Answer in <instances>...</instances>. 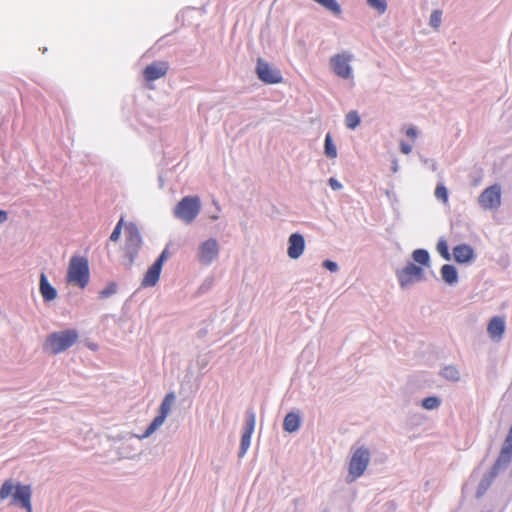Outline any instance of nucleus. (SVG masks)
Here are the masks:
<instances>
[{
	"label": "nucleus",
	"instance_id": "obj_1",
	"mask_svg": "<svg viewBox=\"0 0 512 512\" xmlns=\"http://www.w3.org/2000/svg\"><path fill=\"white\" fill-rule=\"evenodd\" d=\"M11 498L10 505H19L26 512H33L31 503L32 488L12 479L5 480L0 487V500Z\"/></svg>",
	"mask_w": 512,
	"mask_h": 512
},
{
	"label": "nucleus",
	"instance_id": "obj_2",
	"mask_svg": "<svg viewBox=\"0 0 512 512\" xmlns=\"http://www.w3.org/2000/svg\"><path fill=\"white\" fill-rule=\"evenodd\" d=\"M79 339L75 329H66L50 333L44 343L43 350L50 354H60L71 348Z\"/></svg>",
	"mask_w": 512,
	"mask_h": 512
},
{
	"label": "nucleus",
	"instance_id": "obj_3",
	"mask_svg": "<svg viewBox=\"0 0 512 512\" xmlns=\"http://www.w3.org/2000/svg\"><path fill=\"white\" fill-rule=\"evenodd\" d=\"M90 279L88 260L79 255L70 258L66 280L68 283L85 288Z\"/></svg>",
	"mask_w": 512,
	"mask_h": 512
},
{
	"label": "nucleus",
	"instance_id": "obj_4",
	"mask_svg": "<svg viewBox=\"0 0 512 512\" xmlns=\"http://www.w3.org/2000/svg\"><path fill=\"white\" fill-rule=\"evenodd\" d=\"M369 462L370 451L368 448L361 446L355 449L349 462V469L346 481L348 483H352L356 479L361 477L366 471Z\"/></svg>",
	"mask_w": 512,
	"mask_h": 512
},
{
	"label": "nucleus",
	"instance_id": "obj_5",
	"mask_svg": "<svg viewBox=\"0 0 512 512\" xmlns=\"http://www.w3.org/2000/svg\"><path fill=\"white\" fill-rule=\"evenodd\" d=\"M354 55L350 51H342L333 55L329 60L331 71L341 79L352 80L354 78L353 67L351 62Z\"/></svg>",
	"mask_w": 512,
	"mask_h": 512
},
{
	"label": "nucleus",
	"instance_id": "obj_6",
	"mask_svg": "<svg viewBox=\"0 0 512 512\" xmlns=\"http://www.w3.org/2000/svg\"><path fill=\"white\" fill-rule=\"evenodd\" d=\"M201 210L200 198L197 196H186L178 202L174 208V216L189 224L194 221Z\"/></svg>",
	"mask_w": 512,
	"mask_h": 512
},
{
	"label": "nucleus",
	"instance_id": "obj_7",
	"mask_svg": "<svg viewBox=\"0 0 512 512\" xmlns=\"http://www.w3.org/2000/svg\"><path fill=\"white\" fill-rule=\"evenodd\" d=\"M142 246V237L138 227L129 222L125 225V255L129 259L130 265L134 262Z\"/></svg>",
	"mask_w": 512,
	"mask_h": 512
},
{
	"label": "nucleus",
	"instance_id": "obj_8",
	"mask_svg": "<svg viewBox=\"0 0 512 512\" xmlns=\"http://www.w3.org/2000/svg\"><path fill=\"white\" fill-rule=\"evenodd\" d=\"M220 245L216 238H208L201 242L196 251V259L203 266H210L217 261Z\"/></svg>",
	"mask_w": 512,
	"mask_h": 512
},
{
	"label": "nucleus",
	"instance_id": "obj_9",
	"mask_svg": "<svg viewBox=\"0 0 512 512\" xmlns=\"http://www.w3.org/2000/svg\"><path fill=\"white\" fill-rule=\"evenodd\" d=\"M502 189L499 184L485 188L478 196V204L483 210L494 211L501 206Z\"/></svg>",
	"mask_w": 512,
	"mask_h": 512
},
{
	"label": "nucleus",
	"instance_id": "obj_10",
	"mask_svg": "<svg viewBox=\"0 0 512 512\" xmlns=\"http://www.w3.org/2000/svg\"><path fill=\"white\" fill-rule=\"evenodd\" d=\"M396 276L400 286L402 288H408L423 279L424 270L414 263L409 262L403 269L396 272Z\"/></svg>",
	"mask_w": 512,
	"mask_h": 512
},
{
	"label": "nucleus",
	"instance_id": "obj_11",
	"mask_svg": "<svg viewBox=\"0 0 512 512\" xmlns=\"http://www.w3.org/2000/svg\"><path fill=\"white\" fill-rule=\"evenodd\" d=\"M256 74L266 84H277L283 80L280 70L262 58L257 59Z\"/></svg>",
	"mask_w": 512,
	"mask_h": 512
},
{
	"label": "nucleus",
	"instance_id": "obj_12",
	"mask_svg": "<svg viewBox=\"0 0 512 512\" xmlns=\"http://www.w3.org/2000/svg\"><path fill=\"white\" fill-rule=\"evenodd\" d=\"M305 250V239L300 233H292L288 238L287 255L290 259H299Z\"/></svg>",
	"mask_w": 512,
	"mask_h": 512
},
{
	"label": "nucleus",
	"instance_id": "obj_13",
	"mask_svg": "<svg viewBox=\"0 0 512 512\" xmlns=\"http://www.w3.org/2000/svg\"><path fill=\"white\" fill-rule=\"evenodd\" d=\"M506 329V323L503 317L494 316L487 325V333L494 342H500L503 339Z\"/></svg>",
	"mask_w": 512,
	"mask_h": 512
},
{
	"label": "nucleus",
	"instance_id": "obj_14",
	"mask_svg": "<svg viewBox=\"0 0 512 512\" xmlns=\"http://www.w3.org/2000/svg\"><path fill=\"white\" fill-rule=\"evenodd\" d=\"M474 256V250L468 244H460L453 248V257L457 263H469L474 259Z\"/></svg>",
	"mask_w": 512,
	"mask_h": 512
},
{
	"label": "nucleus",
	"instance_id": "obj_15",
	"mask_svg": "<svg viewBox=\"0 0 512 512\" xmlns=\"http://www.w3.org/2000/svg\"><path fill=\"white\" fill-rule=\"evenodd\" d=\"M168 67L166 63L155 62L148 65L144 70V77L147 81H154L166 75Z\"/></svg>",
	"mask_w": 512,
	"mask_h": 512
},
{
	"label": "nucleus",
	"instance_id": "obj_16",
	"mask_svg": "<svg viewBox=\"0 0 512 512\" xmlns=\"http://www.w3.org/2000/svg\"><path fill=\"white\" fill-rule=\"evenodd\" d=\"M39 290L46 302L53 301L57 298V290L49 283L45 273L40 274Z\"/></svg>",
	"mask_w": 512,
	"mask_h": 512
},
{
	"label": "nucleus",
	"instance_id": "obj_17",
	"mask_svg": "<svg viewBox=\"0 0 512 512\" xmlns=\"http://www.w3.org/2000/svg\"><path fill=\"white\" fill-rule=\"evenodd\" d=\"M161 270L162 267L154 262L153 265L145 273L141 285L143 287L155 286L159 281Z\"/></svg>",
	"mask_w": 512,
	"mask_h": 512
},
{
	"label": "nucleus",
	"instance_id": "obj_18",
	"mask_svg": "<svg viewBox=\"0 0 512 512\" xmlns=\"http://www.w3.org/2000/svg\"><path fill=\"white\" fill-rule=\"evenodd\" d=\"M301 418L298 413L289 412L283 421V429L288 433H294L300 428Z\"/></svg>",
	"mask_w": 512,
	"mask_h": 512
},
{
	"label": "nucleus",
	"instance_id": "obj_19",
	"mask_svg": "<svg viewBox=\"0 0 512 512\" xmlns=\"http://www.w3.org/2000/svg\"><path fill=\"white\" fill-rule=\"evenodd\" d=\"M440 273L443 281L448 285L453 286L458 283V271L453 265H443L441 267Z\"/></svg>",
	"mask_w": 512,
	"mask_h": 512
},
{
	"label": "nucleus",
	"instance_id": "obj_20",
	"mask_svg": "<svg viewBox=\"0 0 512 512\" xmlns=\"http://www.w3.org/2000/svg\"><path fill=\"white\" fill-rule=\"evenodd\" d=\"M166 416L159 413L158 416H156L153 421L149 424V426L146 428L145 432L138 436L137 438L139 440L145 439L150 437L155 431H157L165 422Z\"/></svg>",
	"mask_w": 512,
	"mask_h": 512
},
{
	"label": "nucleus",
	"instance_id": "obj_21",
	"mask_svg": "<svg viewBox=\"0 0 512 512\" xmlns=\"http://www.w3.org/2000/svg\"><path fill=\"white\" fill-rule=\"evenodd\" d=\"M166 416L159 413L158 416H156L153 421L149 424V426L146 428L145 432L138 436L137 438L139 440L145 439L150 437L155 431H157L165 422Z\"/></svg>",
	"mask_w": 512,
	"mask_h": 512
},
{
	"label": "nucleus",
	"instance_id": "obj_22",
	"mask_svg": "<svg viewBox=\"0 0 512 512\" xmlns=\"http://www.w3.org/2000/svg\"><path fill=\"white\" fill-rule=\"evenodd\" d=\"M137 435H130L126 442H123L121 446L118 447V454L122 458H132L135 453L136 449L133 447L132 443H130L131 440L137 439Z\"/></svg>",
	"mask_w": 512,
	"mask_h": 512
},
{
	"label": "nucleus",
	"instance_id": "obj_23",
	"mask_svg": "<svg viewBox=\"0 0 512 512\" xmlns=\"http://www.w3.org/2000/svg\"><path fill=\"white\" fill-rule=\"evenodd\" d=\"M175 400H176L175 394L174 393H168L164 397V399H163V401H162V403L160 405L159 413L167 417L170 414L171 410H172V407H173V405L175 403Z\"/></svg>",
	"mask_w": 512,
	"mask_h": 512
},
{
	"label": "nucleus",
	"instance_id": "obj_24",
	"mask_svg": "<svg viewBox=\"0 0 512 512\" xmlns=\"http://www.w3.org/2000/svg\"><path fill=\"white\" fill-rule=\"evenodd\" d=\"M412 259L420 265L429 266L430 264V255L425 249L414 250L412 253Z\"/></svg>",
	"mask_w": 512,
	"mask_h": 512
},
{
	"label": "nucleus",
	"instance_id": "obj_25",
	"mask_svg": "<svg viewBox=\"0 0 512 512\" xmlns=\"http://www.w3.org/2000/svg\"><path fill=\"white\" fill-rule=\"evenodd\" d=\"M324 153L325 155L330 158L334 159L337 157V148L332 140L331 134L328 133L325 137V143H324Z\"/></svg>",
	"mask_w": 512,
	"mask_h": 512
},
{
	"label": "nucleus",
	"instance_id": "obj_26",
	"mask_svg": "<svg viewBox=\"0 0 512 512\" xmlns=\"http://www.w3.org/2000/svg\"><path fill=\"white\" fill-rule=\"evenodd\" d=\"M441 375L449 381H459L460 373L458 369L452 365L446 366L441 370Z\"/></svg>",
	"mask_w": 512,
	"mask_h": 512
},
{
	"label": "nucleus",
	"instance_id": "obj_27",
	"mask_svg": "<svg viewBox=\"0 0 512 512\" xmlns=\"http://www.w3.org/2000/svg\"><path fill=\"white\" fill-rule=\"evenodd\" d=\"M251 437H252V433L243 431L242 436H241V441H240V448H239V452H238L239 458L244 457L245 454L247 453V451L251 445Z\"/></svg>",
	"mask_w": 512,
	"mask_h": 512
},
{
	"label": "nucleus",
	"instance_id": "obj_28",
	"mask_svg": "<svg viewBox=\"0 0 512 512\" xmlns=\"http://www.w3.org/2000/svg\"><path fill=\"white\" fill-rule=\"evenodd\" d=\"M421 405L426 410H435L440 407L441 399L437 396L426 397L422 400Z\"/></svg>",
	"mask_w": 512,
	"mask_h": 512
},
{
	"label": "nucleus",
	"instance_id": "obj_29",
	"mask_svg": "<svg viewBox=\"0 0 512 512\" xmlns=\"http://www.w3.org/2000/svg\"><path fill=\"white\" fill-rule=\"evenodd\" d=\"M360 116L356 111H350L345 117L346 127L354 130L360 124Z\"/></svg>",
	"mask_w": 512,
	"mask_h": 512
},
{
	"label": "nucleus",
	"instance_id": "obj_30",
	"mask_svg": "<svg viewBox=\"0 0 512 512\" xmlns=\"http://www.w3.org/2000/svg\"><path fill=\"white\" fill-rule=\"evenodd\" d=\"M256 425V415L253 411L246 412V421L244 426V432L252 433L254 432Z\"/></svg>",
	"mask_w": 512,
	"mask_h": 512
},
{
	"label": "nucleus",
	"instance_id": "obj_31",
	"mask_svg": "<svg viewBox=\"0 0 512 512\" xmlns=\"http://www.w3.org/2000/svg\"><path fill=\"white\" fill-rule=\"evenodd\" d=\"M437 251L443 259L446 261L451 260V254L449 253L447 241L443 238L439 239L437 243Z\"/></svg>",
	"mask_w": 512,
	"mask_h": 512
},
{
	"label": "nucleus",
	"instance_id": "obj_32",
	"mask_svg": "<svg viewBox=\"0 0 512 512\" xmlns=\"http://www.w3.org/2000/svg\"><path fill=\"white\" fill-rule=\"evenodd\" d=\"M367 4L376 10L379 14H384L387 10L386 0H366Z\"/></svg>",
	"mask_w": 512,
	"mask_h": 512
},
{
	"label": "nucleus",
	"instance_id": "obj_33",
	"mask_svg": "<svg viewBox=\"0 0 512 512\" xmlns=\"http://www.w3.org/2000/svg\"><path fill=\"white\" fill-rule=\"evenodd\" d=\"M442 22V11L434 10L429 18V25L434 29L438 30Z\"/></svg>",
	"mask_w": 512,
	"mask_h": 512
},
{
	"label": "nucleus",
	"instance_id": "obj_34",
	"mask_svg": "<svg viewBox=\"0 0 512 512\" xmlns=\"http://www.w3.org/2000/svg\"><path fill=\"white\" fill-rule=\"evenodd\" d=\"M435 197L443 203L448 202V190L444 185H437L435 189Z\"/></svg>",
	"mask_w": 512,
	"mask_h": 512
},
{
	"label": "nucleus",
	"instance_id": "obj_35",
	"mask_svg": "<svg viewBox=\"0 0 512 512\" xmlns=\"http://www.w3.org/2000/svg\"><path fill=\"white\" fill-rule=\"evenodd\" d=\"M117 292V285L115 283L108 284L103 290L99 292V297L104 299L108 298Z\"/></svg>",
	"mask_w": 512,
	"mask_h": 512
},
{
	"label": "nucleus",
	"instance_id": "obj_36",
	"mask_svg": "<svg viewBox=\"0 0 512 512\" xmlns=\"http://www.w3.org/2000/svg\"><path fill=\"white\" fill-rule=\"evenodd\" d=\"M385 195L390 200V203H391V205L393 207L394 213L398 214L399 213L398 209L395 207L398 204V202H399L397 195L393 191H391V190H386L385 191Z\"/></svg>",
	"mask_w": 512,
	"mask_h": 512
},
{
	"label": "nucleus",
	"instance_id": "obj_37",
	"mask_svg": "<svg viewBox=\"0 0 512 512\" xmlns=\"http://www.w3.org/2000/svg\"><path fill=\"white\" fill-rule=\"evenodd\" d=\"M122 224H123V218L120 219V221L117 223L116 227L114 228L112 234L110 235L111 241L117 242L119 240L121 231H122Z\"/></svg>",
	"mask_w": 512,
	"mask_h": 512
},
{
	"label": "nucleus",
	"instance_id": "obj_38",
	"mask_svg": "<svg viewBox=\"0 0 512 512\" xmlns=\"http://www.w3.org/2000/svg\"><path fill=\"white\" fill-rule=\"evenodd\" d=\"M490 486V480L488 478H484L480 481L479 485H478V489H477V497H481L485 491L487 490V488Z\"/></svg>",
	"mask_w": 512,
	"mask_h": 512
},
{
	"label": "nucleus",
	"instance_id": "obj_39",
	"mask_svg": "<svg viewBox=\"0 0 512 512\" xmlns=\"http://www.w3.org/2000/svg\"><path fill=\"white\" fill-rule=\"evenodd\" d=\"M423 165L427 166L431 171L435 172L438 169V164L434 159L420 157Z\"/></svg>",
	"mask_w": 512,
	"mask_h": 512
},
{
	"label": "nucleus",
	"instance_id": "obj_40",
	"mask_svg": "<svg viewBox=\"0 0 512 512\" xmlns=\"http://www.w3.org/2000/svg\"><path fill=\"white\" fill-rule=\"evenodd\" d=\"M171 257V253L168 249V247H166L162 253L160 254V256L158 257V259L155 261V263H157L158 265H160L161 267L163 266V264Z\"/></svg>",
	"mask_w": 512,
	"mask_h": 512
},
{
	"label": "nucleus",
	"instance_id": "obj_41",
	"mask_svg": "<svg viewBox=\"0 0 512 512\" xmlns=\"http://www.w3.org/2000/svg\"><path fill=\"white\" fill-rule=\"evenodd\" d=\"M322 266L330 272H337L339 270L338 264L332 260H324Z\"/></svg>",
	"mask_w": 512,
	"mask_h": 512
},
{
	"label": "nucleus",
	"instance_id": "obj_42",
	"mask_svg": "<svg viewBox=\"0 0 512 512\" xmlns=\"http://www.w3.org/2000/svg\"><path fill=\"white\" fill-rule=\"evenodd\" d=\"M405 134L411 140H415L418 137V131L415 127L411 126L406 129Z\"/></svg>",
	"mask_w": 512,
	"mask_h": 512
},
{
	"label": "nucleus",
	"instance_id": "obj_43",
	"mask_svg": "<svg viewBox=\"0 0 512 512\" xmlns=\"http://www.w3.org/2000/svg\"><path fill=\"white\" fill-rule=\"evenodd\" d=\"M328 183L329 186L335 191L341 190L343 188L342 184L336 178L331 177Z\"/></svg>",
	"mask_w": 512,
	"mask_h": 512
},
{
	"label": "nucleus",
	"instance_id": "obj_44",
	"mask_svg": "<svg viewBox=\"0 0 512 512\" xmlns=\"http://www.w3.org/2000/svg\"><path fill=\"white\" fill-rule=\"evenodd\" d=\"M400 151L403 154H409L412 151V146L404 141H400Z\"/></svg>",
	"mask_w": 512,
	"mask_h": 512
},
{
	"label": "nucleus",
	"instance_id": "obj_45",
	"mask_svg": "<svg viewBox=\"0 0 512 512\" xmlns=\"http://www.w3.org/2000/svg\"><path fill=\"white\" fill-rule=\"evenodd\" d=\"M8 220V213L4 210H0V224L5 223Z\"/></svg>",
	"mask_w": 512,
	"mask_h": 512
},
{
	"label": "nucleus",
	"instance_id": "obj_46",
	"mask_svg": "<svg viewBox=\"0 0 512 512\" xmlns=\"http://www.w3.org/2000/svg\"><path fill=\"white\" fill-rule=\"evenodd\" d=\"M391 170L393 173H397L399 171V164L396 159L392 160Z\"/></svg>",
	"mask_w": 512,
	"mask_h": 512
},
{
	"label": "nucleus",
	"instance_id": "obj_47",
	"mask_svg": "<svg viewBox=\"0 0 512 512\" xmlns=\"http://www.w3.org/2000/svg\"><path fill=\"white\" fill-rule=\"evenodd\" d=\"M211 219H212V220H216V219H218V216H217V215H212V216H211Z\"/></svg>",
	"mask_w": 512,
	"mask_h": 512
}]
</instances>
